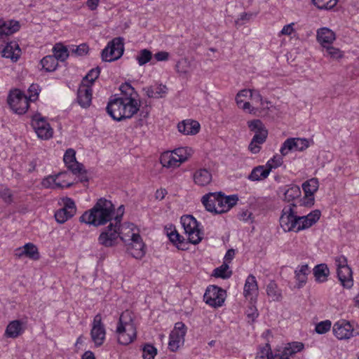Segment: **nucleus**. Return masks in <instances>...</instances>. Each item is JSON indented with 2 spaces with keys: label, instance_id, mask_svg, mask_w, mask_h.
I'll list each match as a JSON object with an SVG mask.
<instances>
[{
  "label": "nucleus",
  "instance_id": "37998d69",
  "mask_svg": "<svg viewBox=\"0 0 359 359\" xmlns=\"http://www.w3.org/2000/svg\"><path fill=\"white\" fill-rule=\"evenodd\" d=\"M229 266L227 263L224 262L220 266L213 271V276L217 278L226 279L231 277L232 271L229 270Z\"/></svg>",
  "mask_w": 359,
  "mask_h": 359
},
{
  "label": "nucleus",
  "instance_id": "680f3d73",
  "mask_svg": "<svg viewBox=\"0 0 359 359\" xmlns=\"http://www.w3.org/2000/svg\"><path fill=\"white\" fill-rule=\"evenodd\" d=\"M250 95V97L254 96L253 92L250 90L244 89L239 91L236 97V101L238 105H241L243 102L242 97H245Z\"/></svg>",
  "mask_w": 359,
  "mask_h": 359
},
{
  "label": "nucleus",
  "instance_id": "e2e57ef3",
  "mask_svg": "<svg viewBox=\"0 0 359 359\" xmlns=\"http://www.w3.org/2000/svg\"><path fill=\"white\" fill-rule=\"evenodd\" d=\"M88 46L86 43H82L72 49V53H76L78 55H84L88 52Z\"/></svg>",
  "mask_w": 359,
  "mask_h": 359
},
{
  "label": "nucleus",
  "instance_id": "9d476101",
  "mask_svg": "<svg viewBox=\"0 0 359 359\" xmlns=\"http://www.w3.org/2000/svg\"><path fill=\"white\" fill-rule=\"evenodd\" d=\"M226 297V291L216 285L207 287L203 296L205 302L213 307L221 306Z\"/></svg>",
  "mask_w": 359,
  "mask_h": 359
},
{
  "label": "nucleus",
  "instance_id": "5fc2aeb1",
  "mask_svg": "<svg viewBox=\"0 0 359 359\" xmlns=\"http://www.w3.org/2000/svg\"><path fill=\"white\" fill-rule=\"evenodd\" d=\"M283 162L282 156L276 155L266 163V167H267L271 172L272 169L280 166Z\"/></svg>",
  "mask_w": 359,
  "mask_h": 359
},
{
  "label": "nucleus",
  "instance_id": "2eb2a0df",
  "mask_svg": "<svg viewBox=\"0 0 359 359\" xmlns=\"http://www.w3.org/2000/svg\"><path fill=\"white\" fill-rule=\"evenodd\" d=\"M132 241L128 244L127 251L135 259H141L145 255V245L139 233H133Z\"/></svg>",
  "mask_w": 359,
  "mask_h": 359
},
{
  "label": "nucleus",
  "instance_id": "423d86ee",
  "mask_svg": "<svg viewBox=\"0 0 359 359\" xmlns=\"http://www.w3.org/2000/svg\"><path fill=\"white\" fill-rule=\"evenodd\" d=\"M123 42L121 37L114 38L109 41L101 53L102 60L112 62L119 59L123 53Z\"/></svg>",
  "mask_w": 359,
  "mask_h": 359
},
{
  "label": "nucleus",
  "instance_id": "58836bf2",
  "mask_svg": "<svg viewBox=\"0 0 359 359\" xmlns=\"http://www.w3.org/2000/svg\"><path fill=\"white\" fill-rule=\"evenodd\" d=\"M39 90V85L32 83L28 89L29 95L27 96L24 94V100L26 102L27 109L29 107V102H34L38 99Z\"/></svg>",
  "mask_w": 359,
  "mask_h": 359
},
{
  "label": "nucleus",
  "instance_id": "7c9ffc66",
  "mask_svg": "<svg viewBox=\"0 0 359 359\" xmlns=\"http://www.w3.org/2000/svg\"><path fill=\"white\" fill-rule=\"evenodd\" d=\"M167 90L166 86L162 84L143 88V90L149 97L156 99L164 97L167 93Z\"/></svg>",
  "mask_w": 359,
  "mask_h": 359
},
{
  "label": "nucleus",
  "instance_id": "dca6fc26",
  "mask_svg": "<svg viewBox=\"0 0 359 359\" xmlns=\"http://www.w3.org/2000/svg\"><path fill=\"white\" fill-rule=\"evenodd\" d=\"M332 331L339 339H346L353 336V328L346 320H341L334 324Z\"/></svg>",
  "mask_w": 359,
  "mask_h": 359
},
{
  "label": "nucleus",
  "instance_id": "5701e85b",
  "mask_svg": "<svg viewBox=\"0 0 359 359\" xmlns=\"http://www.w3.org/2000/svg\"><path fill=\"white\" fill-rule=\"evenodd\" d=\"M92 88L90 86L82 85L77 92V102L83 108H88L91 104Z\"/></svg>",
  "mask_w": 359,
  "mask_h": 359
},
{
  "label": "nucleus",
  "instance_id": "2f4dec72",
  "mask_svg": "<svg viewBox=\"0 0 359 359\" xmlns=\"http://www.w3.org/2000/svg\"><path fill=\"white\" fill-rule=\"evenodd\" d=\"M21 50L18 44H7L2 50V56L17 61L20 56Z\"/></svg>",
  "mask_w": 359,
  "mask_h": 359
},
{
  "label": "nucleus",
  "instance_id": "8fccbe9b",
  "mask_svg": "<svg viewBox=\"0 0 359 359\" xmlns=\"http://www.w3.org/2000/svg\"><path fill=\"white\" fill-rule=\"evenodd\" d=\"M226 198L224 194L219 191L215 214H222L229 210V205H226L227 202L225 201Z\"/></svg>",
  "mask_w": 359,
  "mask_h": 359
},
{
  "label": "nucleus",
  "instance_id": "49530a36",
  "mask_svg": "<svg viewBox=\"0 0 359 359\" xmlns=\"http://www.w3.org/2000/svg\"><path fill=\"white\" fill-rule=\"evenodd\" d=\"M266 293L273 301H278L281 297V293L275 282L271 281L266 287Z\"/></svg>",
  "mask_w": 359,
  "mask_h": 359
},
{
  "label": "nucleus",
  "instance_id": "0e129e2a",
  "mask_svg": "<svg viewBox=\"0 0 359 359\" xmlns=\"http://www.w3.org/2000/svg\"><path fill=\"white\" fill-rule=\"evenodd\" d=\"M306 217L307 220L309 221L313 225L320 219V212L318 210H316L307 215Z\"/></svg>",
  "mask_w": 359,
  "mask_h": 359
},
{
  "label": "nucleus",
  "instance_id": "6ab92c4d",
  "mask_svg": "<svg viewBox=\"0 0 359 359\" xmlns=\"http://www.w3.org/2000/svg\"><path fill=\"white\" fill-rule=\"evenodd\" d=\"M20 29V24L15 20L0 19V39L11 35Z\"/></svg>",
  "mask_w": 359,
  "mask_h": 359
},
{
  "label": "nucleus",
  "instance_id": "052dcab7",
  "mask_svg": "<svg viewBox=\"0 0 359 359\" xmlns=\"http://www.w3.org/2000/svg\"><path fill=\"white\" fill-rule=\"evenodd\" d=\"M0 197L6 203H11L13 201V194L11 190L4 187H0Z\"/></svg>",
  "mask_w": 359,
  "mask_h": 359
},
{
  "label": "nucleus",
  "instance_id": "9b49d317",
  "mask_svg": "<svg viewBox=\"0 0 359 359\" xmlns=\"http://www.w3.org/2000/svg\"><path fill=\"white\" fill-rule=\"evenodd\" d=\"M187 327L182 322H177L170 334L168 347L172 351H175L184 343Z\"/></svg>",
  "mask_w": 359,
  "mask_h": 359
},
{
  "label": "nucleus",
  "instance_id": "a19ab883",
  "mask_svg": "<svg viewBox=\"0 0 359 359\" xmlns=\"http://www.w3.org/2000/svg\"><path fill=\"white\" fill-rule=\"evenodd\" d=\"M300 195V188L297 185H291L285 191L284 200L290 202L299 198Z\"/></svg>",
  "mask_w": 359,
  "mask_h": 359
},
{
  "label": "nucleus",
  "instance_id": "473e14b6",
  "mask_svg": "<svg viewBox=\"0 0 359 359\" xmlns=\"http://www.w3.org/2000/svg\"><path fill=\"white\" fill-rule=\"evenodd\" d=\"M160 161L163 167L167 168H176L179 167L181 164L172 151L163 153L161 156Z\"/></svg>",
  "mask_w": 359,
  "mask_h": 359
},
{
  "label": "nucleus",
  "instance_id": "20e7f679",
  "mask_svg": "<svg viewBox=\"0 0 359 359\" xmlns=\"http://www.w3.org/2000/svg\"><path fill=\"white\" fill-rule=\"evenodd\" d=\"M121 222V216H115L114 222H111L100 234L98 242L100 245L109 248L117 243L119 237L118 230L120 229Z\"/></svg>",
  "mask_w": 359,
  "mask_h": 359
},
{
  "label": "nucleus",
  "instance_id": "c9c22d12",
  "mask_svg": "<svg viewBox=\"0 0 359 359\" xmlns=\"http://www.w3.org/2000/svg\"><path fill=\"white\" fill-rule=\"evenodd\" d=\"M24 257H26L33 261L40 259V253L38 248L32 243L24 245Z\"/></svg>",
  "mask_w": 359,
  "mask_h": 359
},
{
  "label": "nucleus",
  "instance_id": "a878e982",
  "mask_svg": "<svg viewBox=\"0 0 359 359\" xmlns=\"http://www.w3.org/2000/svg\"><path fill=\"white\" fill-rule=\"evenodd\" d=\"M118 233L119 234L118 238L124 243L132 241L131 236L133 233H139L135 224L130 222H126L122 225L120 224V229L118 230Z\"/></svg>",
  "mask_w": 359,
  "mask_h": 359
},
{
  "label": "nucleus",
  "instance_id": "338daca9",
  "mask_svg": "<svg viewBox=\"0 0 359 359\" xmlns=\"http://www.w3.org/2000/svg\"><path fill=\"white\" fill-rule=\"evenodd\" d=\"M168 236L170 241L175 245L177 243V240L182 238V236L175 229L171 231L170 233L168 232Z\"/></svg>",
  "mask_w": 359,
  "mask_h": 359
},
{
  "label": "nucleus",
  "instance_id": "c85d7f7f",
  "mask_svg": "<svg viewBox=\"0 0 359 359\" xmlns=\"http://www.w3.org/2000/svg\"><path fill=\"white\" fill-rule=\"evenodd\" d=\"M268 132L266 130H261L259 133H255L252 137L248 149L252 154H257L259 152L261 147L259 144H263L267 137Z\"/></svg>",
  "mask_w": 359,
  "mask_h": 359
},
{
  "label": "nucleus",
  "instance_id": "13d9d810",
  "mask_svg": "<svg viewBox=\"0 0 359 359\" xmlns=\"http://www.w3.org/2000/svg\"><path fill=\"white\" fill-rule=\"evenodd\" d=\"M100 73V68L99 67L92 69L87 75L84 77L83 80L89 81L90 84L98 78Z\"/></svg>",
  "mask_w": 359,
  "mask_h": 359
},
{
  "label": "nucleus",
  "instance_id": "774afa93",
  "mask_svg": "<svg viewBox=\"0 0 359 359\" xmlns=\"http://www.w3.org/2000/svg\"><path fill=\"white\" fill-rule=\"evenodd\" d=\"M154 57L157 61H166L169 57V53L166 51H159L154 55Z\"/></svg>",
  "mask_w": 359,
  "mask_h": 359
},
{
  "label": "nucleus",
  "instance_id": "72a5a7b5",
  "mask_svg": "<svg viewBox=\"0 0 359 359\" xmlns=\"http://www.w3.org/2000/svg\"><path fill=\"white\" fill-rule=\"evenodd\" d=\"M313 275L316 280L318 283L327 281L330 275V269L325 264H320L313 268Z\"/></svg>",
  "mask_w": 359,
  "mask_h": 359
},
{
  "label": "nucleus",
  "instance_id": "393cba45",
  "mask_svg": "<svg viewBox=\"0 0 359 359\" xmlns=\"http://www.w3.org/2000/svg\"><path fill=\"white\" fill-rule=\"evenodd\" d=\"M335 38L334 32L329 28L323 27L317 31V41L323 48L331 45Z\"/></svg>",
  "mask_w": 359,
  "mask_h": 359
},
{
  "label": "nucleus",
  "instance_id": "f03ea898",
  "mask_svg": "<svg viewBox=\"0 0 359 359\" xmlns=\"http://www.w3.org/2000/svg\"><path fill=\"white\" fill-rule=\"evenodd\" d=\"M107 114L117 121L131 118L139 110L135 98L117 97L109 100L106 107Z\"/></svg>",
  "mask_w": 359,
  "mask_h": 359
},
{
  "label": "nucleus",
  "instance_id": "79ce46f5",
  "mask_svg": "<svg viewBox=\"0 0 359 359\" xmlns=\"http://www.w3.org/2000/svg\"><path fill=\"white\" fill-rule=\"evenodd\" d=\"M276 352L274 353L271 351L269 344L259 349L256 355V359H277Z\"/></svg>",
  "mask_w": 359,
  "mask_h": 359
},
{
  "label": "nucleus",
  "instance_id": "a211bd4d",
  "mask_svg": "<svg viewBox=\"0 0 359 359\" xmlns=\"http://www.w3.org/2000/svg\"><path fill=\"white\" fill-rule=\"evenodd\" d=\"M302 189L305 193V198L304 204L306 206H311L313 205L314 198L313 194L318 191V180L316 178H312L306 181L302 184Z\"/></svg>",
  "mask_w": 359,
  "mask_h": 359
},
{
  "label": "nucleus",
  "instance_id": "69168bd1",
  "mask_svg": "<svg viewBox=\"0 0 359 359\" xmlns=\"http://www.w3.org/2000/svg\"><path fill=\"white\" fill-rule=\"evenodd\" d=\"M246 313L248 317L250 318L252 321H254L255 319L257 318L259 315L257 309L254 305H251L248 307Z\"/></svg>",
  "mask_w": 359,
  "mask_h": 359
},
{
  "label": "nucleus",
  "instance_id": "ddd939ff",
  "mask_svg": "<svg viewBox=\"0 0 359 359\" xmlns=\"http://www.w3.org/2000/svg\"><path fill=\"white\" fill-rule=\"evenodd\" d=\"M76 211V208L74 201L69 198H67L64 201V207L55 212V220L60 224H63L72 218L75 215Z\"/></svg>",
  "mask_w": 359,
  "mask_h": 359
},
{
  "label": "nucleus",
  "instance_id": "f3484780",
  "mask_svg": "<svg viewBox=\"0 0 359 359\" xmlns=\"http://www.w3.org/2000/svg\"><path fill=\"white\" fill-rule=\"evenodd\" d=\"M22 100V91L19 88H14L9 91L7 102L11 110L18 114H22L21 101Z\"/></svg>",
  "mask_w": 359,
  "mask_h": 359
},
{
  "label": "nucleus",
  "instance_id": "7ed1b4c3",
  "mask_svg": "<svg viewBox=\"0 0 359 359\" xmlns=\"http://www.w3.org/2000/svg\"><path fill=\"white\" fill-rule=\"evenodd\" d=\"M117 339L119 344L128 345L136 337V328L129 311L123 312L116 327Z\"/></svg>",
  "mask_w": 359,
  "mask_h": 359
},
{
  "label": "nucleus",
  "instance_id": "a18cd8bd",
  "mask_svg": "<svg viewBox=\"0 0 359 359\" xmlns=\"http://www.w3.org/2000/svg\"><path fill=\"white\" fill-rule=\"evenodd\" d=\"M191 149L188 147H181L175 149L172 152L175 154L180 163H184L191 155Z\"/></svg>",
  "mask_w": 359,
  "mask_h": 359
},
{
  "label": "nucleus",
  "instance_id": "c756f323",
  "mask_svg": "<svg viewBox=\"0 0 359 359\" xmlns=\"http://www.w3.org/2000/svg\"><path fill=\"white\" fill-rule=\"evenodd\" d=\"M67 175V172H60L55 176L50 175L42 181V185L45 188H63L65 187H69L72 186V183L62 184L60 182H57V180L64 175Z\"/></svg>",
  "mask_w": 359,
  "mask_h": 359
},
{
  "label": "nucleus",
  "instance_id": "4be33fe9",
  "mask_svg": "<svg viewBox=\"0 0 359 359\" xmlns=\"http://www.w3.org/2000/svg\"><path fill=\"white\" fill-rule=\"evenodd\" d=\"M193 180L195 184L199 187H205L212 182V175L209 169L199 168L194 172Z\"/></svg>",
  "mask_w": 359,
  "mask_h": 359
},
{
  "label": "nucleus",
  "instance_id": "f257e3e1",
  "mask_svg": "<svg viewBox=\"0 0 359 359\" xmlns=\"http://www.w3.org/2000/svg\"><path fill=\"white\" fill-rule=\"evenodd\" d=\"M115 212L112 203L105 198L97 200L93 208L80 217V222L98 226L111 221Z\"/></svg>",
  "mask_w": 359,
  "mask_h": 359
},
{
  "label": "nucleus",
  "instance_id": "4d7b16f0",
  "mask_svg": "<svg viewBox=\"0 0 359 359\" xmlns=\"http://www.w3.org/2000/svg\"><path fill=\"white\" fill-rule=\"evenodd\" d=\"M325 54L333 59H339L342 57L341 51L339 48L331 46L330 45L325 47Z\"/></svg>",
  "mask_w": 359,
  "mask_h": 359
},
{
  "label": "nucleus",
  "instance_id": "f8f14e48",
  "mask_svg": "<svg viewBox=\"0 0 359 359\" xmlns=\"http://www.w3.org/2000/svg\"><path fill=\"white\" fill-rule=\"evenodd\" d=\"M309 146L308 140L305 138L291 137L287 139L282 144L280 152L282 156H286L291 151H304Z\"/></svg>",
  "mask_w": 359,
  "mask_h": 359
},
{
  "label": "nucleus",
  "instance_id": "39448f33",
  "mask_svg": "<svg viewBox=\"0 0 359 359\" xmlns=\"http://www.w3.org/2000/svg\"><path fill=\"white\" fill-rule=\"evenodd\" d=\"M181 224L190 243L196 245L201 241L203 233L198 229L197 220L192 215H183L181 217Z\"/></svg>",
  "mask_w": 359,
  "mask_h": 359
},
{
  "label": "nucleus",
  "instance_id": "864d4df0",
  "mask_svg": "<svg viewBox=\"0 0 359 359\" xmlns=\"http://www.w3.org/2000/svg\"><path fill=\"white\" fill-rule=\"evenodd\" d=\"M250 130L255 133H259L261 130H265V128L262 122L259 119H255L248 122Z\"/></svg>",
  "mask_w": 359,
  "mask_h": 359
},
{
  "label": "nucleus",
  "instance_id": "ea45409f",
  "mask_svg": "<svg viewBox=\"0 0 359 359\" xmlns=\"http://www.w3.org/2000/svg\"><path fill=\"white\" fill-rule=\"evenodd\" d=\"M43 69L46 72H53L58 65L57 60L53 55H47L41 60Z\"/></svg>",
  "mask_w": 359,
  "mask_h": 359
},
{
  "label": "nucleus",
  "instance_id": "412c9836",
  "mask_svg": "<svg viewBox=\"0 0 359 359\" xmlns=\"http://www.w3.org/2000/svg\"><path fill=\"white\" fill-rule=\"evenodd\" d=\"M75 154L76 152L73 149H68L63 158L67 168L71 170L73 174H76L83 170V164L76 161Z\"/></svg>",
  "mask_w": 359,
  "mask_h": 359
},
{
  "label": "nucleus",
  "instance_id": "0eeeda50",
  "mask_svg": "<svg viewBox=\"0 0 359 359\" xmlns=\"http://www.w3.org/2000/svg\"><path fill=\"white\" fill-rule=\"evenodd\" d=\"M297 205L294 203H290L285 206L282 210V214L280 217V224L284 231H296L297 225L298 224L297 212L294 208Z\"/></svg>",
  "mask_w": 359,
  "mask_h": 359
},
{
  "label": "nucleus",
  "instance_id": "6e6d98bb",
  "mask_svg": "<svg viewBox=\"0 0 359 359\" xmlns=\"http://www.w3.org/2000/svg\"><path fill=\"white\" fill-rule=\"evenodd\" d=\"M331 322L328 320L321 321L316 325V332L318 334H325L330 330Z\"/></svg>",
  "mask_w": 359,
  "mask_h": 359
},
{
  "label": "nucleus",
  "instance_id": "e433bc0d",
  "mask_svg": "<svg viewBox=\"0 0 359 359\" xmlns=\"http://www.w3.org/2000/svg\"><path fill=\"white\" fill-rule=\"evenodd\" d=\"M309 269L308 264H304L297 268L295 271V278L298 281V287H301L306 283Z\"/></svg>",
  "mask_w": 359,
  "mask_h": 359
},
{
  "label": "nucleus",
  "instance_id": "bb28decb",
  "mask_svg": "<svg viewBox=\"0 0 359 359\" xmlns=\"http://www.w3.org/2000/svg\"><path fill=\"white\" fill-rule=\"evenodd\" d=\"M178 130L184 135H196L199 132L200 124L196 121H183L177 125Z\"/></svg>",
  "mask_w": 359,
  "mask_h": 359
},
{
  "label": "nucleus",
  "instance_id": "1a4fd4ad",
  "mask_svg": "<svg viewBox=\"0 0 359 359\" xmlns=\"http://www.w3.org/2000/svg\"><path fill=\"white\" fill-rule=\"evenodd\" d=\"M31 126L39 138L44 140L50 139L53 135V129L45 118L40 114H36L31 117Z\"/></svg>",
  "mask_w": 359,
  "mask_h": 359
},
{
  "label": "nucleus",
  "instance_id": "4468645a",
  "mask_svg": "<svg viewBox=\"0 0 359 359\" xmlns=\"http://www.w3.org/2000/svg\"><path fill=\"white\" fill-rule=\"evenodd\" d=\"M105 329L102 323V317L100 314H97L93 319V327L90 331L92 340L95 346H101L105 339Z\"/></svg>",
  "mask_w": 359,
  "mask_h": 359
},
{
  "label": "nucleus",
  "instance_id": "3c124183",
  "mask_svg": "<svg viewBox=\"0 0 359 359\" xmlns=\"http://www.w3.org/2000/svg\"><path fill=\"white\" fill-rule=\"evenodd\" d=\"M119 89L121 91V93L124 95L123 97L135 98L136 92L130 83H125L121 84Z\"/></svg>",
  "mask_w": 359,
  "mask_h": 359
},
{
  "label": "nucleus",
  "instance_id": "bf43d9fd",
  "mask_svg": "<svg viewBox=\"0 0 359 359\" xmlns=\"http://www.w3.org/2000/svg\"><path fill=\"white\" fill-rule=\"evenodd\" d=\"M297 220L298 224L297 225L296 232L308 229L312 226L311 223L307 220L306 216H299Z\"/></svg>",
  "mask_w": 359,
  "mask_h": 359
},
{
  "label": "nucleus",
  "instance_id": "603ef678",
  "mask_svg": "<svg viewBox=\"0 0 359 359\" xmlns=\"http://www.w3.org/2000/svg\"><path fill=\"white\" fill-rule=\"evenodd\" d=\"M142 357L144 359H154L157 353L156 348L151 344H146L142 349Z\"/></svg>",
  "mask_w": 359,
  "mask_h": 359
},
{
  "label": "nucleus",
  "instance_id": "09e8293b",
  "mask_svg": "<svg viewBox=\"0 0 359 359\" xmlns=\"http://www.w3.org/2000/svg\"><path fill=\"white\" fill-rule=\"evenodd\" d=\"M152 58V53L148 49H142L137 55V60L140 66L149 62Z\"/></svg>",
  "mask_w": 359,
  "mask_h": 359
},
{
  "label": "nucleus",
  "instance_id": "6e6552de",
  "mask_svg": "<svg viewBox=\"0 0 359 359\" xmlns=\"http://www.w3.org/2000/svg\"><path fill=\"white\" fill-rule=\"evenodd\" d=\"M337 266V273L339 280L341 285L347 289H350L353 285L352 278L351 269L347 264V259L344 256H341L335 259Z\"/></svg>",
  "mask_w": 359,
  "mask_h": 359
},
{
  "label": "nucleus",
  "instance_id": "de8ad7c7",
  "mask_svg": "<svg viewBox=\"0 0 359 359\" xmlns=\"http://www.w3.org/2000/svg\"><path fill=\"white\" fill-rule=\"evenodd\" d=\"M339 0H312L313 4L320 10H330L337 4Z\"/></svg>",
  "mask_w": 359,
  "mask_h": 359
},
{
  "label": "nucleus",
  "instance_id": "aec40b11",
  "mask_svg": "<svg viewBox=\"0 0 359 359\" xmlns=\"http://www.w3.org/2000/svg\"><path fill=\"white\" fill-rule=\"evenodd\" d=\"M258 285L255 277L253 275H249L245 280L244 285V295L247 299L255 302L258 296Z\"/></svg>",
  "mask_w": 359,
  "mask_h": 359
},
{
  "label": "nucleus",
  "instance_id": "b1692460",
  "mask_svg": "<svg viewBox=\"0 0 359 359\" xmlns=\"http://www.w3.org/2000/svg\"><path fill=\"white\" fill-rule=\"evenodd\" d=\"M303 348L304 344L302 342L289 343L282 351L278 350L276 351L278 356L277 359H289L290 356L301 351Z\"/></svg>",
  "mask_w": 359,
  "mask_h": 359
},
{
  "label": "nucleus",
  "instance_id": "c03bdc74",
  "mask_svg": "<svg viewBox=\"0 0 359 359\" xmlns=\"http://www.w3.org/2000/svg\"><path fill=\"white\" fill-rule=\"evenodd\" d=\"M54 57L57 60L65 61L69 56L67 48L60 43H57L53 48Z\"/></svg>",
  "mask_w": 359,
  "mask_h": 359
},
{
  "label": "nucleus",
  "instance_id": "f704fd0d",
  "mask_svg": "<svg viewBox=\"0 0 359 359\" xmlns=\"http://www.w3.org/2000/svg\"><path fill=\"white\" fill-rule=\"evenodd\" d=\"M270 170L267 167L259 165L252 169L248 176V180L251 181H261L265 180L269 175Z\"/></svg>",
  "mask_w": 359,
  "mask_h": 359
},
{
  "label": "nucleus",
  "instance_id": "4c0bfd02",
  "mask_svg": "<svg viewBox=\"0 0 359 359\" xmlns=\"http://www.w3.org/2000/svg\"><path fill=\"white\" fill-rule=\"evenodd\" d=\"M22 330V323L20 320H13L6 327V335L8 337H17Z\"/></svg>",
  "mask_w": 359,
  "mask_h": 359
},
{
  "label": "nucleus",
  "instance_id": "cd10ccee",
  "mask_svg": "<svg viewBox=\"0 0 359 359\" xmlns=\"http://www.w3.org/2000/svg\"><path fill=\"white\" fill-rule=\"evenodd\" d=\"M218 197L219 192H210L202 197L201 202L205 206L206 210L216 213Z\"/></svg>",
  "mask_w": 359,
  "mask_h": 359
}]
</instances>
